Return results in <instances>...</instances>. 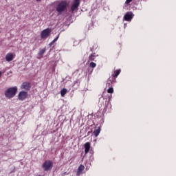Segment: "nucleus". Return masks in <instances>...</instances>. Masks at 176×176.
<instances>
[{
	"label": "nucleus",
	"mask_w": 176,
	"mask_h": 176,
	"mask_svg": "<svg viewBox=\"0 0 176 176\" xmlns=\"http://www.w3.org/2000/svg\"><path fill=\"white\" fill-rule=\"evenodd\" d=\"M68 6V3L67 1L63 0L61 1L56 8V12H58V14H63V12H67V8Z\"/></svg>",
	"instance_id": "1"
},
{
	"label": "nucleus",
	"mask_w": 176,
	"mask_h": 176,
	"mask_svg": "<svg viewBox=\"0 0 176 176\" xmlns=\"http://www.w3.org/2000/svg\"><path fill=\"white\" fill-rule=\"evenodd\" d=\"M16 94H17V87H10L5 91L7 98H13Z\"/></svg>",
	"instance_id": "2"
},
{
	"label": "nucleus",
	"mask_w": 176,
	"mask_h": 176,
	"mask_svg": "<svg viewBox=\"0 0 176 176\" xmlns=\"http://www.w3.org/2000/svg\"><path fill=\"white\" fill-rule=\"evenodd\" d=\"M42 167L44 171H50V170L53 168V161L52 160L45 161V162L43 164Z\"/></svg>",
	"instance_id": "3"
},
{
	"label": "nucleus",
	"mask_w": 176,
	"mask_h": 176,
	"mask_svg": "<svg viewBox=\"0 0 176 176\" xmlns=\"http://www.w3.org/2000/svg\"><path fill=\"white\" fill-rule=\"evenodd\" d=\"M52 32V30L50 28L45 29L41 32V36L42 39H46L49 35H50V33Z\"/></svg>",
	"instance_id": "4"
},
{
	"label": "nucleus",
	"mask_w": 176,
	"mask_h": 176,
	"mask_svg": "<svg viewBox=\"0 0 176 176\" xmlns=\"http://www.w3.org/2000/svg\"><path fill=\"white\" fill-rule=\"evenodd\" d=\"M27 97H28V93H27V91H24L19 92V94L18 95V98L21 101H24V100H25V98H27Z\"/></svg>",
	"instance_id": "5"
},
{
	"label": "nucleus",
	"mask_w": 176,
	"mask_h": 176,
	"mask_svg": "<svg viewBox=\"0 0 176 176\" xmlns=\"http://www.w3.org/2000/svg\"><path fill=\"white\" fill-rule=\"evenodd\" d=\"M133 17H134V14L131 12H128L124 16V19L125 21H131V20H133Z\"/></svg>",
	"instance_id": "6"
},
{
	"label": "nucleus",
	"mask_w": 176,
	"mask_h": 176,
	"mask_svg": "<svg viewBox=\"0 0 176 176\" xmlns=\"http://www.w3.org/2000/svg\"><path fill=\"white\" fill-rule=\"evenodd\" d=\"M21 89H24V90H30L31 89V83L29 82H23L21 86Z\"/></svg>",
	"instance_id": "7"
},
{
	"label": "nucleus",
	"mask_w": 176,
	"mask_h": 176,
	"mask_svg": "<svg viewBox=\"0 0 176 176\" xmlns=\"http://www.w3.org/2000/svg\"><path fill=\"white\" fill-rule=\"evenodd\" d=\"M79 5H80V3L77 1H73L71 6V10H72V12H74V10H76V9L79 8Z\"/></svg>",
	"instance_id": "8"
},
{
	"label": "nucleus",
	"mask_w": 176,
	"mask_h": 176,
	"mask_svg": "<svg viewBox=\"0 0 176 176\" xmlns=\"http://www.w3.org/2000/svg\"><path fill=\"white\" fill-rule=\"evenodd\" d=\"M85 170V166L83 165H80V166L78 168L76 175L79 176L80 174H82V172Z\"/></svg>",
	"instance_id": "9"
},
{
	"label": "nucleus",
	"mask_w": 176,
	"mask_h": 176,
	"mask_svg": "<svg viewBox=\"0 0 176 176\" xmlns=\"http://www.w3.org/2000/svg\"><path fill=\"white\" fill-rule=\"evenodd\" d=\"M84 146H85V155H87V153H89V151H90V143L89 142L85 143Z\"/></svg>",
	"instance_id": "10"
},
{
	"label": "nucleus",
	"mask_w": 176,
	"mask_h": 176,
	"mask_svg": "<svg viewBox=\"0 0 176 176\" xmlns=\"http://www.w3.org/2000/svg\"><path fill=\"white\" fill-rule=\"evenodd\" d=\"M6 61H12L13 60V54L9 53L6 56Z\"/></svg>",
	"instance_id": "11"
},
{
	"label": "nucleus",
	"mask_w": 176,
	"mask_h": 176,
	"mask_svg": "<svg viewBox=\"0 0 176 176\" xmlns=\"http://www.w3.org/2000/svg\"><path fill=\"white\" fill-rule=\"evenodd\" d=\"M100 131H101V129L100 127L98 129H96L94 131V134L95 137H98V135L100 134Z\"/></svg>",
	"instance_id": "12"
},
{
	"label": "nucleus",
	"mask_w": 176,
	"mask_h": 176,
	"mask_svg": "<svg viewBox=\"0 0 176 176\" xmlns=\"http://www.w3.org/2000/svg\"><path fill=\"white\" fill-rule=\"evenodd\" d=\"M45 52H46V48L40 49L39 52L38 53V56H43V54H45Z\"/></svg>",
	"instance_id": "13"
},
{
	"label": "nucleus",
	"mask_w": 176,
	"mask_h": 176,
	"mask_svg": "<svg viewBox=\"0 0 176 176\" xmlns=\"http://www.w3.org/2000/svg\"><path fill=\"white\" fill-rule=\"evenodd\" d=\"M67 89L64 88L60 91V95L62 97H64V96H65L67 94Z\"/></svg>",
	"instance_id": "14"
},
{
	"label": "nucleus",
	"mask_w": 176,
	"mask_h": 176,
	"mask_svg": "<svg viewBox=\"0 0 176 176\" xmlns=\"http://www.w3.org/2000/svg\"><path fill=\"white\" fill-rule=\"evenodd\" d=\"M109 85V89H107V93H109L110 94H112L113 93V88L111 87V84L108 83Z\"/></svg>",
	"instance_id": "15"
},
{
	"label": "nucleus",
	"mask_w": 176,
	"mask_h": 176,
	"mask_svg": "<svg viewBox=\"0 0 176 176\" xmlns=\"http://www.w3.org/2000/svg\"><path fill=\"white\" fill-rule=\"evenodd\" d=\"M94 60H96V55L94 54H91L89 56V61H94Z\"/></svg>",
	"instance_id": "16"
},
{
	"label": "nucleus",
	"mask_w": 176,
	"mask_h": 176,
	"mask_svg": "<svg viewBox=\"0 0 176 176\" xmlns=\"http://www.w3.org/2000/svg\"><path fill=\"white\" fill-rule=\"evenodd\" d=\"M116 74L113 75V78H118V76L120 74V69L116 70Z\"/></svg>",
	"instance_id": "17"
},
{
	"label": "nucleus",
	"mask_w": 176,
	"mask_h": 176,
	"mask_svg": "<svg viewBox=\"0 0 176 176\" xmlns=\"http://www.w3.org/2000/svg\"><path fill=\"white\" fill-rule=\"evenodd\" d=\"M89 67L91 68H96V67H97V64L94 63V62H91L90 64H89Z\"/></svg>",
	"instance_id": "18"
},
{
	"label": "nucleus",
	"mask_w": 176,
	"mask_h": 176,
	"mask_svg": "<svg viewBox=\"0 0 176 176\" xmlns=\"http://www.w3.org/2000/svg\"><path fill=\"white\" fill-rule=\"evenodd\" d=\"M133 0H126V1H125V3L126 4V5H129V3H130V2H131Z\"/></svg>",
	"instance_id": "19"
},
{
	"label": "nucleus",
	"mask_w": 176,
	"mask_h": 176,
	"mask_svg": "<svg viewBox=\"0 0 176 176\" xmlns=\"http://www.w3.org/2000/svg\"><path fill=\"white\" fill-rule=\"evenodd\" d=\"M58 39V36H57L56 38H54L53 40V41L55 43V42H57V40Z\"/></svg>",
	"instance_id": "20"
},
{
	"label": "nucleus",
	"mask_w": 176,
	"mask_h": 176,
	"mask_svg": "<svg viewBox=\"0 0 176 176\" xmlns=\"http://www.w3.org/2000/svg\"><path fill=\"white\" fill-rule=\"evenodd\" d=\"M53 45H54V42L52 41L50 43V46H53Z\"/></svg>",
	"instance_id": "21"
},
{
	"label": "nucleus",
	"mask_w": 176,
	"mask_h": 176,
	"mask_svg": "<svg viewBox=\"0 0 176 176\" xmlns=\"http://www.w3.org/2000/svg\"><path fill=\"white\" fill-rule=\"evenodd\" d=\"M74 2H78L80 3V0H74Z\"/></svg>",
	"instance_id": "22"
},
{
	"label": "nucleus",
	"mask_w": 176,
	"mask_h": 176,
	"mask_svg": "<svg viewBox=\"0 0 176 176\" xmlns=\"http://www.w3.org/2000/svg\"><path fill=\"white\" fill-rule=\"evenodd\" d=\"M2 76V72H0V78Z\"/></svg>",
	"instance_id": "23"
},
{
	"label": "nucleus",
	"mask_w": 176,
	"mask_h": 176,
	"mask_svg": "<svg viewBox=\"0 0 176 176\" xmlns=\"http://www.w3.org/2000/svg\"><path fill=\"white\" fill-rule=\"evenodd\" d=\"M36 1H41V0H36Z\"/></svg>",
	"instance_id": "24"
}]
</instances>
